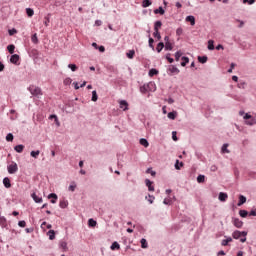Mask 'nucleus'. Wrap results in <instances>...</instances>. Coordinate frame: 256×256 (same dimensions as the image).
I'll use <instances>...</instances> for the list:
<instances>
[{
	"label": "nucleus",
	"mask_w": 256,
	"mask_h": 256,
	"mask_svg": "<svg viewBox=\"0 0 256 256\" xmlns=\"http://www.w3.org/2000/svg\"><path fill=\"white\" fill-rule=\"evenodd\" d=\"M176 35H177L178 37H181V35H183V28H181V27L177 28V30H176Z\"/></svg>",
	"instance_id": "nucleus-51"
},
{
	"label": "nucleus",
	"mask_w": 256,
	"mask_h": 256,
	"mask_svg": "<svg viewBox=\"0 0 256 256\" xmlns=\"http://www.w3.org/2000/svg\"><path fill=\"white\" fill-rule=\"evenodd\" d=\"M126 57H128V59H133V57H135V50H129L126 53Z\"/></svg>",
	"instance_id": "nucleus-37"
},
{
	"label": "nucleus",
	"mask_w": 256,
	"mask_h": 256,
	"mask_svg": "<svg viewBox=\"0 0 256 256\" xmlns=\"http://www.w3.org/2000/svg\"><path fill=\"white\" fill-rule=\"evenodd\" d=\"M167 117H168V119H171L172 121H175V119H177V112L176 111L169 112Z\"/></svg>",
	"instance_id": "nucleus-23"
},
{
	"label": "nucleus",
	"mask_w": 256,
	"mask_h": 256,
	"mask_svg": "<svg viewBox=\"0 0 256 256\" xmlns=\"http://www.w3.org/2000/svg\"><path fill=\"white\" fill-rule=\"evenodd\" d=\"M7 169L10 175H14V173H17V171H19V167L17 166V163H12L8 165Z\"/></svg>",
	"instance_id": "nucleus-4"
},
{
	"label": "nucleus",
	"mask_w": 256,
	"mask_h": 256,
	"mask_svg": "<svg viewBox=\"0 0 256 256\" xmlns=\"http://www.w3.org/2000/svg\"><path fill=\"white\" fill-rule=\"evenodd\" d=\"M245 82L244 81H242V82H239L238 83V89H245Z\"/></svg>",
	"instance_id": "nucleus-58"
},
{
	"label": "nucleus",
	"mask_w": 256,
	"mask_h": 256,
	"mask_svg": "<svg viewBox=\"0 0 256 256\" xmlns=\"http://www.w3.org/2000/svg\"><path fill=\"white\" fill-rule=\"evenodd\" d=\"M245 203H247V197H245L244 195H240L239 196V201H238V207H241V205H245Z\"/></svg>",
	"instance_id": "nucleus-13"
},
{
	"label": "nucleus",
	"mask_w": 256,
	"mask_h": 256,
	"mask_svg": "<svg viewBox=\"0 0 256 256\" xmlns=\"http://www.w3.org/2000/svg\"><path fill=\"white\" fill-rule=\"evenodd\" d=\"M156 90H157V86L155 85V82H149L140 87V92H142L143 94L147 93L148 91L153 92Z\"/></svg>",
	"instance_id": "nucleus-2"
},
{
	"label": "nucleus",
	"mask_w": 256,
	"mask_h": 256,
	"mask_svg": "<svg viewBox=\"0 0 256 256\" xmlns=\"http://www.w3.org/2000/svg\"><path fill=\"white\" fill-rule=\"evenodd\" d=\"M152 3L151 0H143L142 2V7L147 8V7H151Z\"/></svg>",
	"instance_id": "nucleus-41"
},
{
	"label": "nucleus",
	"mask_w": 256,
	"mask_h": 256,
	"mask_svg": "<svg viewBox=\"0 0 256 256\" xmlns=\"http://www.w3.org/2000/svg\"><path fill=\"white\" fill-rule=\"evenodd\" d=\"M154 13H155V15H157V14L165 15V9H163V7L160 6L159 8L154 10Z\"/></svg>",
	"instance_id": "nucleus-28"
},
{
	"label": "nucleus",
	"mask_w": 256,
	"mask_h": 256,
	"mask_svg": "<svg viewBox=\"0 0 256 256\" xmlns=\"http://www.w3.org/2000/svg\"><path fill=\"white\" fill-rule=\"evenodd\" d=\"M147 201L153 205V202L155 201V196L148 194V196H146Z\"/></svg>",
	"instance_id": "nucleus-42"
},
{
	"label": "nucleus",
	"mask_w": 256,
	"mask_h": 256,
	"mask_svg": "<svg viewBox=\"0 0 256 256\" xmlns=\"http://www.w3.org/2000/svg\"><path fill=\"white\" fill-rule=\"evenodd\" d=\"M228 197H229V195H227V193H225V192H220L218 195V199L222 203H225V201H227Z\"/></svg>",
	"instance_id": "nucleus-8"
},
{
	"label": "nucleus",
	"mask_w": 256,
	"mask_h": 256,
	"mask_svg": "<svg viewBox=\"0 0 256 256\" xmlns=\"http://www.w3.org/2000/svg\"><path fill=\"white\" fill-rule=\"evenodd\" d=\"M231 241H233V238L231 237H227L226 239H223L221 242L222 247H227L229 243H231Z\"/></svg>",
	"instance_id": "nucleus-17"
},
{
	"label": "nucleus",
	"mask_w": 256,
	"mask_h": 256,
	"mask_svg": "<svg viewBox=\"0 0 256 256\" xmlns=\"http://www.w3.org/2000/svg\"><path fill=\"white\" fill-rule=\"evenodd\" d=\"M209 58L207 56H198L199 63L205 64Z\"/></svg>",
	"instance_id": "nucleus-32"
},
{
	"label": "nucleus",
	"mask_w": 256,
	"mask_h": 256,
	"mask_svg": "<svg viewBox=\"0 0 256 256\" xmlns=\"http://www.w3.org/2000/svg\"><path fill=\"white\" fill-rule=\"evenodd\" d=\"M181 59H182L181 66L185 67L187 63H189V57L183 56Z\"/></svg>",
	"instance_id": "nucleus-38"
},
{
	"label": "nucleus",
	"mask_w": 256,
	"mask_h": 256,
	"mask_svg": "<svg viewBox=\"0 0 256 256\" xmlns=\"http://www.w3.org/2000/svg\"><path fill=\"white\" fill-rule=\"evenodd\" d=\"M48 235H49L50 241H53V239H55V230H49Z\"/></svg>",
	"instance_id": "nucleus-45"
},
{
	"label": "nucleus",
	"mask_w": 256,
	"mask_h": 256,
	"mask_svg": "<svg viewBox=\"0 0 256 256\" xmlns=\"http://www.w3.org/2000/svg\"><path fill=\"white\" fill-rule=\"evenodd\" d=\"M164 49L165 51H173V44H171V42L165 43Z\"/></svg>",
	"instance_id": "nucleus-30"
},
{
	"label": "nucleus",
	"mask_w": 256,
	"mask_h": 256,
	"mask_svg": "<svg viewBox=\"0 0 256 256\" xmlns=\"http://www.w3.org/2000/svg\"><path fill=\"white\" fill-rule=\"evenodd\" d=\"M239 215L240 217L245 218L249 215V212L247 210H240Z\"/></svg>",
	"instance_id": "nucleus-46"
},
{
	"label": "nucleus",
	"mask_w": 256,
	"mask_h": 256,
	"mask_svg": "<svg viewBox=\"0 0 256 256\" xmlns=\"http://www.w3.org/2000/svg\"><path fill=\"white\" fill-rule=\"evenodd\" d=\"M197 183H205V175H203V174L198 175Z\"/></svg>",
	"instance_id": "nucleus-40"
},
{
	"label": "nucleus",
	"mask_w": 256,
	"mask_h": 256,
	"mask_svg": "<svg viewBox=\"0 0 256 256\" xmlns=\"http://www.w3.org/2000/svg\"><path fill=\"white\" fill-rule=\"evenodd\" d=\"M164 47H165V43L159 42V43L157 44V47H156L157 53H161V51H163V48H164Z\"/></svg>",
	"instance_id": "nucleus-27"
},
{
	"label": "nucleus",
	"mask_w": 256,
	"mask_h": 256,
	"mask_svg": "<svg viewBox=\"0 0 256 256\" xmlns=\"http://www.w3.org/2000/svg\"><path fill=\"white\" fill-rule=\"evenodd\" d=\"M185 21H187V23H190V25H195V16L193 15H189L186 17Z\"/></svg>",
	"instance_id": "nucleus-18"
},
{
	"label": "nucleus",
	"mask_w": 256,
	"mask_h": 256,
	"mask_svg": "<svg viewBox=\"0 0 256 256\" xmlns=\"http://www.w3.org/2000/svg\"><path fill=\"white\" fill-rule=\"evenodd\" d=\"M233 239H240L241 243H245L247 241V231H239L236 230L232 233Z\"/></svg>",
	"instance_id": "nucleus-1"
},
{
	"label": "nucleus",
	"mask_w": 256,
	"mask_h": 256,
	"mask_svg": "<svg viewBox=\"0 0 256 256\" xmlns=\"http://www.w3.org/2000/svg\"><path fill=\"white\" fill-rule=\"evenodd\" d=\"M182 55H183V53H181V51H177L175 53V60L179 61V59H181Z\"/></svg>",
	"instance_id": "nucleus-50"
},
{
	"label": "nucleus",
	"mask_w": 256,
	"mask_h": 256,
	"mask_svg": "<svg viewBox=\"0 0 256 256\" xmlns=\"http://www.w3.org/2000/svg\"><path fill=\"white\" fill-rule=\"evenodd\" d=\"M73 83V80L71 78L64 79V85H71Z\"/></svg>",
	"instance_id": "nucleus-55"
},
{
	"label": "nucleus",
	"mask_w": 256,
	"mask_h": 256,
	"mask_svg": "<svg viewBox=\"0 0 256 256\" xmlns=\"http://www.w3.org/2000/svg\"><path fill=\"white\" fill-rule=\"evenodd\" d=\"M88 225H89V227H96L97 226V221L93 220V218H90L88 220Z\"/></svg>",
	"instance_id": "nucleus-43"
},
{
	"label": "nucleus",
	"mask_w": 256,
	"mask_h": 256,
	"mask_svg": "<svg viewBox=\"0 0 256 256\" xmlns=\"http://www.w3.org/2000/svg\"><path fill=\"white\" fill-rule=\"evenodd\" d=\"M26 225H27V222H25V220H21L18 222V227L24 228V227H26Z\"/></svg>",
	"instance_id": "nucleus-54"
},
{
	"label": "nucleus",
	"mask_w": 256,
	"mask_h": 256,
	"mask_svg": "<svg viewBox=\"0 0 256 256\" xmlns=\"http://www.w3.org/2000/svg\"><path fill=\"white\" fill-rule=\"evenodd\" d=\"M233 225L236 226L237 229H241V227H243V221H241L239 218H234Z\"/></svg>",
	"instance_id": "nucleus-9"
},
{
	"label": "nucleus",
	"mask_w": 256,
	"mask_h": 256,
	"mask_svg": "<svg viewBox=\"0 0 256 256\" xmlns=\"http://www.w3.org/2000/svg\"><path fill=\"white\" fill-rule=\"evenodd\" d=\"M7 50H8V53H10V55H13V53H15V45L13 44L8 45Z\"/></svg>",
	"instance_id": "nucleus-31"
},
{
	"label": "nucleus",
	"mask_w": 256,
	"mask_h": 256,
	"mask_svg": "<svg viewBox=\"0 0 256 256\" xmlns=\"http://www.w3.org/2000/svg\"><path fill=\"white\" fill-rule=\"evenodd\" d=\"M145 184H146V187H148V191H155V187L153 186V181L146 179Z\"/></svg>",
	"instance_id": "nucleus-10"
},
{
	"label": "nucleus",
	"mask_w": 256,
	"mask_h": 256,
	"mask_svg": "<svg viewBox=\"0 0 256 256\" xmlns=\"http://www.w3.org/2000/svg\"><path fill=\"white\" fill-rule=\"evenodd\" d=\"M166 59L167 61H169L170 63H173L175 60L171 57V53L166 54Z\"/></svg>",
	"instance_id": "nucleus-56"
},
{
	"label": "nucleus",
	"mask_w": 256,
	"mask_h": 256,
	"mask_svg": "<svg viewBox=\"0 0 256 256\" xmlns=\"http://www.w3.org/2000/svg\"><path fill=\"white\" fill-rule=\"evenodd\" d=\"M0 226L2 229L7 228V218L5 216H0Z\"/></svg>",
	"instance_id": "nucleus-14"
},
{
	"label": "nucleus",
	"mask_w": 256,
	"mask_h": 256,
	"mask_svg": "<svg viewBox=\"0 0 256 256\" xmlns=\"http://www.w3.org/2000/svg\"><path fill=\"white\" fill-rule=\"evenodd\" d=\"M250 217H256V208L249 213Z\"/></svg>",
	"instance_id": "nucleus-63"
},
{
	"label": "nucleus",
	"mask_w": 256,
	"mask_h": 256,
	"mask_svg": "<svg viewBox=\"0 0 256 256\" xmlns=\"http://www.w3.org/2000/svg\"><path fill=\"white\" fill-rule=\"evenodd\" d=\"M140 243H141V248L142 249H147V247H149V244L147 243V239H145V238H142L140 240Z\"/></svg>",
	"instance_id": "nucleus-26"
},
{
	"label": "nucleus",
	"mask_w": 256,
	"mask_h": 256,
	"mask_svg": "<svg viewBox=\"0 0 256 256\" xmlns=\"http://www.w3.org/2000/svg\"><path fill=\"white\" fill-rule=\"evenodd\" d=\"M252 117L253 116L251 114L245 113L244 116H243V119H244V121H248V119H252Z\"/></svg>",
	"instance_id": "nucleus-53"
},
{
	"label": "nucleus",
	"mask_w": 256,
	"mask_h": 256,
	"mask_svg": "<svg viewBox=\"0 0 256 256\" xmlns=\"http://www.w3.org/2000/svg\"><path fill=\"white\" fill-rule=\"evenodd\" d=\"M217 165H212L211 167H210V171H212V173H215V171H217Z\"/></svg>",
	"instance_id": "nucleus-64"
},
{
	"label": "nucleus",
	"mask_w": 256,
	"mask_h": 256,
	"mask_svg": "<svg viewBox=\"0 0 256 256\" xmlns=\"http://www.w3.org/2000/svg\"><path fill=\"white\" fill-rule=\"evenodd\" d=\"M26 14L28 17H33V15H35V11L31 8H26Z\"/></svg>",
	"instance_id": "nucleus-44"
},
{
	"label": "nucleus",
	"mask_w": 256,
	"mask_h": 256,
	"mask_svg": "<svg viewBox=\"0 0 256 256\" xmlns=\"http://www.w3.org/2000/svg\"><path fill=\"white\" fill-rule=\"evenodd\" d=\"M153 35L156 39H158V41L161 40V33H159V30H154Z\"/></svg>",
	"instance_id": "nucleus-48"
},
{
	"label": "nucleus",
	"mask_w": 256,
	"mask_h": 256,
	"mask_svg": "<svg viewBox=\"0 0 256 256\" xmlns=\"http://www.w3.org/2000/svg\"><path fill=\"white\" fill-rule=\"evenodd\" d=\"M228 147H229V144L227 143L223 144L221 148L222 153H230Z\"/></svg>",
	"instance_id": "nucleus-35"
},
{
	"label": "nucleus",
	"mask_w": 256,
	"mask_h": 256,
	"mask_svg": "<svg viewBox=\"0 0 256 256\" xmlns=\"http://www.w3.org/2000/svg\"><path fill=\"white\" fill-rule=\"evenodd\" d=\"M164 205H173V198L171 196H168L163 200Z\"/></svg>",
	"instance_id": "nucleus-25"
},
{
	"label": "nucleus",
	"mask_w": 256,
	"mask_h": 256,
	"mask_svg": "<svg viewBox=\"0 0 256 256\" xmlns=\"http://www.w3.org/2000/svg\"><path fill=\"white\" fill-rule=\"evenodd\" d=\"M25 149V146L22 144L16 145L14 147V151H16V153H23V150Z\"/></svg>",
	"instance_id": "nucleus-20"
},
{
	"label": "nucleus",
	"mask_w": 256,
	"mask_h": 256,
	"mask_svg": "<svg viewBox=\"0 0 256 256\" xmlns=\"http://www.w3.org/2000/svg\"><path fill=\"white\" fill-rule=\"evenodd\" d=\"M168 71L169 75H179V73L181 72L179 68H177V66L175 65H170Z\"/></svg>",
	"instance_id": "nucleus-5"
},
{
	"label": "nucleus",
	"mask_w": 256,
	"mask_h": 256,
	"mask_svg": "<svg viewBox=\"0 0 256 256\" xmlns=\"http://www.w3.org/2000/svg\"><path fill=\"white\" fill-rule=\"evenodd\" d=\"M75 189H77V183L75 181H72L68 187V191H71V193H74Z\"/></svg>",
	"instance_id": "nucleus-19"
},
{
	"label": "nucleus",
	"mask_w": 256,
	"mask_h": 256,
	"mask_svg": "<svg viewBox=\"0 0 256 256\" xmlns=\"http://www.w3.org/2000/svg\"><path fill=\"white\" fill-rule=\"evenodd\" d=\"M140 145H142L143 147H149V141H147V139L145 138H141Z\"/></svg>",
	"instance_id": "nucleus-36"
},
{
	"label": "nucleus",
	"mask_w": 256,
	"mask_h": 256,
	"mask_svg": "<svg viewBox=\"0 0 256 256\" xmlns=\"http://www.w3.org/2000/svg\"><path fill=\"white\" fill-rule=\"evenodd\" d=\"M149 77H155V75H159V70L152 68L148 72Z\"/></svg>",
	"instance_id": "nucleus-22"
},
{
	"label": "nucleus",
	"mask_w": 256,
	"mask_h": 256,
	"mask_svg": "<svg viewBox=\"0 0 256 256\" xmlns=\"http://www.w3.org/2000/svg\"><path fill=\"white\" fill-rule=\"evenodd\" d=\"M6 141H8V142L13 141V134H12V133H8V134L6 135Z\"/></svg>",
	"instance_id": "nucleus-52"
},
{
	"label": "nucleus",
	"mask_w": 256,
	"mask_h": 256,
	"mask_svg": "<svg viewBox=\"0 0 256 256\" xmlns=\"http://www.w3.org/2000/svg\"><path fill=\"white\" fill-rule=\"evenodd\" d=\"M31 41L35 45H37V43H39V38H37V34L32 35Z\"/></svg>",
	"instance_id": "nucleus-47"
},
{
	"label": "nucleus",
	"mask_w": 256,
	"mask_h": 256,
	"mask_svg": "<svg viewBox=\"0 0 256 256\" xmlns=\"http://www.w3.org/2000/svg\"><path fill=\"white\" fill-rule=\"evenodd\" d=\"M69 202L67 200H61L59 203L60 209H67Z\"/></svg>",
	"instance_id": "nucleus-21"
},
{
	"label": "nucleus",
	"mask_w": 256,
	"mask_h": 256,
	"mask_svg": "<svg viewBox=\"0 0 256 256\" xmlns=\"http://www.w3.org/2000/svg\"><path fill=\"white\" fill-rule=\"evenodd\" d=\"M237 21L239 23V25H238L239 29H242V27L245 26V22L243 20H237Z\"/></svg>",
	"instance_id": "nucleus-62"
},
{
	"label": "nucleus",
	"mask_w": 256,
	"mask_h": 256,
	"mask_svg": "<svg viewBox=\"0 0 256 256\" xmlns=\"http://www.w3.org/2000/svg\"><path fill=\"white\" fill-rule=\"evenodd\" d=\"M59 247H60V249H62V251H67V243L65 242V241H63V240H61L60 242H59Z\"/></svg>",
	"instance_id": "nucleus-29"
},
{
	"label": "nucleus",
	"mask_w": 256,
	"mask_h": 256,
	"mask_svg": "<svg viewBox=\"0 0 256 256\" xmlns=\"http://www.w3.org/2000/svg\"><path fill=\"white\" fill-rule=\"evenodd\" d=\"M44 19H45V21H44L45 27H49V23H50L49 17L46 16Z\"/></svg>",
	"instance_id": "nucleus-61"
},
{
	"label": "nucleus",
	"mask_w": 256,
	"mask_h": 256,
	"mask_svg": "<svg viewBox=\"0 0 256 256\" xmlns=\"http://www.w3.org/2000/svg\"><path fill=\"white\" fill-rule=\"evenodd\" d=\"M242 3H248V5H253V3H255V0H242Z\"/></svg>",
	"instance_id": "nucleus-59"
},
{
	"label": "nucleus",
	"mask_w": 256,
	"mask_h": 256,
	"mask_svg": "<svg viewBox=\"0 0 256 256\" xmlns=\"http://www.w3.org/2000/svg\"><path fill=\"white\" fill-rule=\"evenodd\" d=\"M41 151L39 150H36V151H31L30 152V155L34 158V159H37L40 155Z\"/></svg>",
	"instance_id": "nucleus-39"
},
{
	"label": "nucleus",
	"mask_w": 256,
	"mask_h": 256,
	"mask_svg": "<svg viewBox=\"0 0 256 256\" xmlns=\"http://www.w3.org/2000/svg\"><path fill=\"white\" fill-rule=\"evenodd\" d=\"M68 69H71V71L75 72L77 71L78 67L75 64H68Z\"/></svg>",
	"instance_id": "nucleus-49"
},
{
	"label": "nucleus",
	"mask_w": 256,
	"mask_h": 256,
	"mask_svg": "<svg viewBox=\"0 0 256 256\" xmlns=\"http://www.w3.org/2000/svg\"><path fill=\"white\" fill-rule=\"evenodd\" d=\"M8 33L10 36H13V35H15V33H17V30L15 28H13V29L8 30Z\"/></svg>",
	"instance_id": "nucleus-60"
},
{
	"label": "nucleus",
	"mask_w": 256,
	"mask_h": 256,
	"mask_svg": "<svg viewBox=\"0 0 256 256\" xmlns=\"http://www.w3.org/2000/svg\"><path fill=\"white\" fill-rule=\"evenodd\" d=\"M110 249L111 251H119V249H121V245L119 244V242L115 241L110 246Z\"/></svg>",
	"instance_id": "nucleus-11"
},
{
	"label": "nucleus",
	"mask_w": 256,
	"mask_h": 256,
	"mask_svg": "<svg viewBox=\"0 0 256 256\" xmlns=\"http://www.w3.org/2000/svg\"><path fill=\"white\" fill-rule=\"evenodd\" d=\"M97 99H99V96L97 95V91L93 90L92 91V98L91 101H93L94 103L97 102Z\"/></svg>",
	"instance_id": "nucleus-33"
},
{
	"label": "nucleus",
	"mask_w": 256,
	"mask_h": 256,
	"mask_svg": "<svg viewBox=\"0 0 256 256\" xmlns=\"http://www.w3.org/2000/svg\"><path fill=\"white\" fill-rule=\"evenodd\" d=\"M3 185L6 189H11V180L9 179V177H5L3 179Z\"/></svg>",
	"instance_id": "nucleus-12"
},
{
	"label": "nucleus",
	"mask_w": 256,
	"mask_h": 256,
	"mask_svg": "<svg viewBox=\"0 0 256 256\" xmlns=\"http://www.w3.org/2000/svg\"><path fill=\"white\" fill-rule=\"evenodd\" d=\"M245 125H248L249 127H253V125H256L255 117H252V118L246 120Z\"/></svg>",
	"instance_id": "nucleus-16"
},
{
	"label": "nucleus",
	"mask_w": 256,
	"mask_h": 256,
	"mask_svg": "<svg viewBox=\"0 0 256 256\" xmlns=\"http://www.w3.org/2000/svg\"><path fill=\"white\" fill-rule=\"evenodd\" d=\"M31 197H32L33 201H35L36 203H43V198L37 196L36 193H32Z\"/></svg>",
	"instance_id": "nucleus-15"
},
{
	"label": "nucleus",
	"mask_w": 256,
	"mask_h": 256,
	"mask_svg": "<svg viewBox=\"0 0 256 256\" xmlns=\"http://www.w3.org/2000/svg\"><path fill=\"white\" fill-rule=\"evenodd\" d=\"M215 42L213 40L208 41V50L213 51L215 49Z\"/></svg>",
	"instance_id": "nucleus-34"
},
{
	"label": "nucleus",
	"mask_w": 256,
	"mask_h": 256,
	"mask_svg": "<svg viewBox=\"0 0 256 256\" xmlns=\"http://www.w3.org/2000/svg\"><path fill=\"white\" fill-rule=\"evenodd\" d=\"M28 91L34 97H41V95H43V90H41V88L38 86H30V87H28Z\"/></svg>",
	"instance_id": "nucleus-3"
},
{
	"label": "nucleus",
	"mask_w": 256,
	"mask_h": 256,
	"mask_svg": "<svg viewBox=\"0 0 256 256\" xmlns=\"http://www.w3.org/2000/svg\"><path fill=\"white\" fill-rule=\"evenodd\" d=\"M163 25V22H161V20H158L154 23V31H159V29H161Z\"/></svg>",
	"instance_id": "nucleus-24"
},
{
	"label": "nucleus",
	"mask_w": 256,
	"mask_h": 256,
	"mask_svg": "<svg viewBox=\"0 0 256 256\" xmlns=\"http://www.w3.org/2000/svg\"><path fill=\"white\" fill-rule=\"evenodd\" d=\"M48 199H55V200H57V199H58L57 194H55V193H50V194L48 195Z\"/></svg>",
	"instance_id": "nucleus-57"
},
{
	"label": "nucleus",
	"mask_w": 256,
	"mask_h": 256,
	"mask_svg": "<svg viewBox=\"0 0 256 256\" xmlns=\"http://www.w3.org/2000/svg\"><path fill=\"white\" fill-rule=\"evenodd\" d=\"M19 55L18 54H14L10 57V62L13 63V65H19Z\"/></svg>",
	"instance_id": "nucleus-7"
},
{
	"label": "nucleus",
	"mask_w": 256,
	"mask_h": 256,
	"mask_svg": "<svg viewBox=\"0 0 256 256\" xmlns=\"http://www.w3.org/2000/svg\"><path fill=\"white\" fill-rule=\"evenodd\" d=\"M119 107L120 109H122L123 111H128L129 110V103H127V100H121L119 102Z\"/></svg>",
	"instance_id": "nucleus-6"
}]
</instances>
